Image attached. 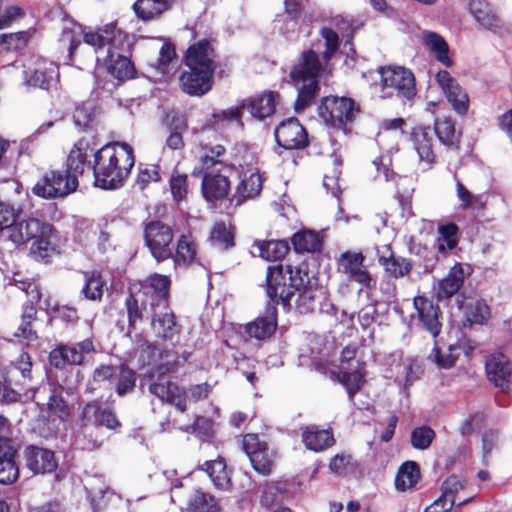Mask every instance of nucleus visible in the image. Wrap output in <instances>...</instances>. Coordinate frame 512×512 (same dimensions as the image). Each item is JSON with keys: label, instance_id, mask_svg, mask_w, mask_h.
I'll return each instance as SVG.
<instances>
[{"label": "nucleus", "instance_id": "nucleus-1", "mask_svg": "<svg viewBox=\"0 0 512 512\" xmlns=\"http://www.w3.org/2000/svg\"><path fill=\"white\" fill-rule=\"evenodd\" d=\"M299 271L291 266H270L267 271V294L270 299L279 298L288 302L297 294L296 306L301 313L314 312L326 297V290L315 283L303 284Z\"/></svg>", "mask_w": 512, "mask_h": 512}, {"label": "nucleus", "instance_id": "nucleus-2", "mask_svg": "<svg viewBox=\"0 0 512 512\" xmlns=\"http://www.w3.org/2000/svg\"><path fill=\"white\" fill-rule=\"evenodd\" d=\"M93 157L94 184L106 190L122 187L135 164L133 147L126 142L106 144Z\"/></svg>", "mask_w": 512, "mask_h": 512}, {"label": "nucleus", "instance_id": "nucleus-3", "mask_svg": "<svg viewBox=\"0 0 512 512\" xmlns=\"http://www.w3.org/2000/svg\"><path fill=\"white\" fill-rule=\"evenodd\" d=\"M0 238L15 245L31 242L30 254L37 261L47 262L60 251V238L54 226H0Z\"/></svg>", "mask_w": 512, "mask_h": 512}, {"label": "nucleus", "instance_id": "nucleus-4", "mask_svg": "<svg viewBox=\"0 0 512 512\" xmlns=\"http://www.w3.org/2000/svg\"><path fill=\"white\" fill-rule=\"evenodd\" d=\"M235 153L231 156L230 163H226L229 168V176L226 177V195L230 185V180L238 182L236 187L235 205H240L247 199L257 197L263 186V178L257 168L252 163V155L244 145L235 147Z\"/></svg>", "mask_w": 512, "mask_h": 512}, {"label": "nucleus", "instance_id": "nucleus-5", "mask_svg": "<svg viewBox=\"0 0 512 512\" xmlns=\"http://www.w3.org/2000/svg\"><path fill=\"white\" fill-rule=\"evenodd\" d=\"M378 173H381L387 183L394 188V198L398 207L393 213H386L383 224H403L416 222L417 217L413 211L412 200L415 192V179L410 175H399L393 169L381 164V159L374 160Z\"/></svg>", "mask_w": 512, "mask_h": 512}, {"label": "nucleus", "instance_id": "nucleus-6", "mask_svg": "<svg viewBox=\"0 0 512 512\" xmlns=\"http://www.w3.org/2000/svg\"><path fill=\"white\" fill-rule=\"evenodd\" d=\"M223 154V146L211 147L209 153L201 156L199 168H194L192 171V176H202L201 190L203 197L213 205L224 199Z\"/></svg>", "mask_w": 512, "mask_h": 512}, {"label": "nucleus", "instance_id": "nucleus-7", "mask_svg": "<svg viewBox=\"0 0 512 512\" xmlns=\"http://www.w3.org/2000/svg\"><path fill=\"white\" fill-rule=\"evenodd\" d=\"M279 97L277 91L264 90L257 95L243 99L238 105L226 109V130L235 133L243 132L244 122L242 117L245 108L254 119L264 121L276 112Z\"/></svg>", "mask_w": 512, "mask_h": 512}, {"label": "nucleus", "instance_id": "nucleus-8", "mask_svg": "<svg viewBox=\"0 0 512 512\" xmlns=\"http://www.w3.org/2000/svg\"><path fill=\"white\" fill-rule=\"evenodd\" d=\"M319 116L327 126L344 130L360 112L359 105L348 97L326 96L318 107Z\"/></svg>", "mask_w": 512, "mask_h": 512}, {"label": "nucleus", "instance_id": "nucleus-9", "mask_svg": "<svg viewBox=\"0 0 512 512\" xmlns=\"http://www.w3.org/2000/svg\"><path fill=\"white\" fill-rule=\"evenodd\" d=\"M31 368V358L26 352L11 362L8 378L4 383L0 381V402L10 404L21 401V391L31 381Z\"/></svg>", "mask_w": 512, "mask_h": 512}, {"label": "nucleus", "instance_id": "nucleus-10", "mask_svg": "<svg viewBox=\"0 0 512 512\" xmlns=\"http://www.w3.org/2000/svg\"><path fill=\"white\" fill-rule=\"evenodd\" d=\"M79 181L68 170L50 169L32 187V193L43 199H54L68 196L75 192Z\"/></svg>", "mask_w": 512, "mask_h": 512}, {"label": "nucleus", "instance_id": "nucleus-11", "mask_svg": "<svg viewBox=\"0 0 512 512\" xmlns=\"http://www.w3.org/2000/svg\"><path fill=\"white\" fill-rule=\"evenodd\" d=\"M15 285L19 290L26 294L29 304L23 307L21 323L14 333V336L22 337L28 341H33L37 338L36 331L33 329V322L36 320L37 316L34 304L38 303L41 299L40 288L36 282L31 280L15 279Z\"/></svg>", "mask_w": 512, "mask_h": 512}, {"label": "nucleus", "instance_id": "nucleus-12", "mask_svg": "<svg viewBox=\"0 0 512 512\" xmlns=\"http://www.w3.org/2000/svg\"><path fill=\"white\" fill-rule=\"evenodd\" d=\"M274 138L285 150H303L310 145L308 131L296 117L282 120L274 130Z\"/></svg>", "mask_w": 512, "mask_h": 512}, {"label": "nucleus", "instance_id": "nucleus-13", "mask_svg": "<svg viewBox=\"0 0 512 512\" xmlns=\"http://www.w3.org/2000/svg\"><path fill=\"white\" fill-rule=\"evenodd\" d=\"M170 279L165 275L154 274L149 276L141 285L137 294L141 298V304L149 305V310H163L169 308Z\"/></svg>", "mask_w": 512, "mask_h": 512}, {"label": "nucleus", "instance_id": "nucleus-14", "mask_svg": "<svg viewBox=\"0 0 512 512\" xmlns=\"http://www.w3.org/2000/svg\"><path fill=\"white\" fill-rule=\"evenodd\" d=\"M365 256L361 252L345 251L336 260L337 272L348 280L371 289L376 281L364 265Z\"/></svg>", "mask_w": 512, "mask_h": 512}, {"label": "nucleus", "instance_id": "nucleus-15", "mask_svg": "<svg viewBox=\"0 0 512 512\" xmlns=\"http://www.w3.org/2000/svg\"><path fill=\"white\" fill-rule=\"evenodd\" d=\"M243 450L249 457L252 467L262 475H269L275 465L277 453L257 434H247L243 438Z\"/></svg>", "mask_w": 512, "mask_h": 512}, {"label": "nucleus", "instance_id": "nucleus-16", "mask_svg": "<svg viewBox=\"0 0 512 512\" xmlns=\"http://www.w3.org/2000/svg\"><path fill=\"white\" fill-rule=\"evenodd\" d=\"M378 72L382 85L396 90L399 97L410 100L416 95L415 77L410 69L390 65L379 67Z\"/></svg>", "mask_w": 512, "mask_h": 512}, {"label": "nucleus", "instance_id": "nucleus-17", "mask_svg": "<svg viewBox=\"0 0 512 512\" xmlns=\"http://www.w3.org/2000/svg\"><path fill=\"white\" fill-rule=\"evenodd\" d=\"M96 352L92 339L88 338L72 345H59L49 354V362L55 368L67 365H82L86 357Z\"/></svg>", "mask_w": 512, "mask_h": 512}, {"label": "nucleus", "instance_id": "nucleus-18", "mask_svg": "<svg viewBox=\"0 0 512 512\" xmlns=\"http://www.w3.org/2000/svg\"><path fill=\"white\" fill-rule=\"evenodd\" d=\"M83 42L94 48L96 52L108 47L111 49L124 50V46H130L129 35L118 29L115 23H108L98 31L85 32Z\"/></svg>", "mask_w": 512, "mask_h": 512}, {"label": "nucleus", "instance_id": "nucleus-19", "mask_svg": "<svg viewBox=\"0 0 512 512\" xmlns=\"http://www.w3.org/2000/svg\"><path fill=\"white\" fill-rule=\"evenodd\" d=\"M214 74L212 70L186 68L178 77L179 87L189 96H203L212 89Z\"/></svg>", "mask_w": 512, "mask_h": 512}, {"label": "nucleus", "instance_id": "nucleus-20", "mask_svg": "<svg viewBox=\"0 0 512 512\" xmlns=\"http://www.w3.org/2000/svg\"><path fill=\"white\" fill-rule=\"evenodd\" d=\"M217 54L210 40L202 38L188 46L182 63L186 68H201L215 71Z\"/></svg>", "mask_w": 512, "mask_h": 512}, {"label": "nucleus", "instance_id": "nucleus-21", "mask_svg": "<svg viewBox=\"0 0 512 512\" xmlns=\"http://www.w3.org/2000/svg\"><path fill=\"white\" fill-rule=\"evenodd\" d=\"M447 101L460 116H465L469 109V96L447 70H440L435 77Z\"/></svg>", "mask_w": 512, "mask_h": 512}, {"label": "nucleus", "instance_id": "nucleus-22", "mask_svg": "<svg viewBox=\"0 0 512 512\" xmlns=\"http://www.w3.org/2000/svg\"><path fill=\"white\" fill-rule=\"evenodd\" d=\"M322 70L319 55L312 49L303 50L295 63L291 66L289 78L292 83L298 84L310 79H318Z\"/></svg>", "mask_w": 512, "mask_h": 512}, {"label": "nucleus", "instance_id": "nucleus-23", "mask_svg": "<svg viewBox=\"0 0 512 512\" xmlns=\"http://www.w3.org/2000/svg\"><path fill=\"white\" fill-rule=\"evenodd\" d=\"M172 240L173 231L170 226H145V242L158 262L171 256Z\"/></svg>", "mask_w": 512, "mask_h": 512}, {"label": "nucleus", "instance_id": "nucleus-24", "mask_svg": "<svg viewBox=\"0 0 512 512\" xmlns=\"http://www.w3.org/2000/svg\"><path fill=\"white\" fill-rule=\"evenodd\" d=\"M130 47L124 46V50L111 49L107 51L106 66L109 74L118 81L125 82L136 78L137 69L129 55Z\"/></svg>", "mask_w": 512, "mask_h": 512}, {"label": "nucleus", "instance_id": "nucleus-25", "mask_svg": "<svg viewBox=\"0 0 512 512\" xmlns=\"http://www.w3.org/2000/svg\"><path fill=\"white\" fill-rule=\"evenodd\" d=\"M471 270L469 265L454 264L448 274L434 286L435 297L439 301L450 299L463 286L464 280L471 274Z\"/></svg>", "mask_w": 512, "mask_h": 512}, {"label": "nucleus", "instance_id": "nucleus-26", "mask_svg": "<svg viewBox=\"0 0 512 512\" xmlns=\"http://www.w3.org/2000/svg\"><path fill=\"white\" fill-rule=\"evenodd\" d=\"M94 149L91 147L88 140L79 139L71 148L66 162L65 168L75 178L82 176L86 170L92 169L90 157L94 154Z\"/></svg>", "mask_w": 512, "mask_h": 512}, {"label": "nucleus", "instance_id": "nucleus-27", "mask_svg": "<svg viewBox=\"0 0 512 512\" xmlns=\"http://www.w3.org/2000/svg\"><path fill=\"white\" fill-rule=\"evenodd\" d=\"M485 370L488 379L502 390H506L510 384L512 368L509 360L502 353L489 355L485 362Z\"/></svg>", "mask_w": 512, "mask_h": 512}, {"label": "nucleus", "instance_id": "nucleus-28", "mask_svg": "<svg viewBox=\"0 0 512 512\" xmlns=\"http://www.w3.org/2000/svg\"><path fill=\"white\" fill-rule=\"evenodd\" d=\"M27 467L34 474L51 473L57 468L54 452L37 446H29L25 449Z\"/></svg>", "mask_w": 512, "mask_h": 512}, {"label": "nucleus", "instance_id": "nucleus-29", "mask_svg": "<svg viewBox=\"0 0 512 512\" xmlns=\"http://www.w3.org/2000/svg\"><path fill=\"white\" fill-rule=\"evenodd\" d=\"M16 449L10 439L0 437V483L11 484L19 476V467L16 463Z\"/></svg>", "mask_w": 512, "mask_h": 512}, {"label": "nucleus", "instance_id": "nucleus-30", "mask_svg": "<svg viewBox=\"0 0 512 512\" xmlns=\"http://www.w3.org/2000/svg\"><path fill=\"white\" fill-rule=\"evenodd\" d=\"M414 307L417 311L419 321L423 327L429 331L433 337L440 333L441 323L439 320V307L434 305L429 299L418 296L414 298Z\"/></svg>", "mask_w": 512, "mask_h": 512}, {"label": "nucleus", "instance_id": "nucleus-31", "mask_svg": "<svg viewBox=\"0 0 512 512\" xmlns=\"http://www.w3.org/2000/svg\"><path fill=\"white\" fill-rule=\"evenodd\" d=\"M168 136L165 141L166 147L170 150H182L185 147L183 133L188 128L185 116L176 112L167 114L163 120Z\"/></svg>", "mask_w": 512, "mask_h": 512}, {"label": "nucleus", "instance_id": "nucleus-32", "mask_svg": "<svg viewBox=\"0 0 512 512\" xmlns=\"http://www.w3.org/2000/svg\"><path fill=\"white\" fill-rule=\"evenodd\" d=\"M434 132L438 140L448 149L460 150L462 132L456 129L455 121L451 117L436 118Z\"/></svg>", "mask_w": 512, "mask_h": 512}, {"label": "nucleus", "instance_id": "nucleus-33", "mask_svg": "<svg viewBox=\"0 0 512 512\" xmlns=\"http://www.w3.org/2000/svg\"><path fill=\"white\" fill-rule=\"evenodd\" d=\"M411 140L421 161L432 164L436 155L433 150V135L429 126H417L412 129Z\"/></svg>", "mask_w": 512, "mask_h": 512}, {"label": "nucleus", "instance_id": "nucleus-34", "mask_svg": "<svg viewBox=\"0 0 512 512\" xmlns=\"http://www.w3.org/2000/svg\"><path fill=\"white\" fill-rule=\"evenodd\" d=\"M149 391L160 400L175 405L181 412L186 411L182 392L165 377H160L156 382L150 384Z\"/></svg>", "mask_w": 512, "mask_h": 512}, {"label": "nucleus", "instance_id": "nucleus-35", "mask_svg": "<svg viewBox=\"0 0 512 512\" xmlns=\"http://www.w3.org/2000/svg\"><path fill=\"white\" fill-rule=\"evenodd\" d=\"M151 312V329L155 336L164 340H172L177 334L174 314L169 308Z\"/></svg>", "mask_w": 512, "mask_h": 512}, {"label": "nucleus", "instance_id": "nucleus-36", "mask_svg": "<svg viewBox=\"0 0 512 512\" xmlns=\"http://www.w3.org/2000/svg\"><path fill=\"white\" fill-rule=\"evenodd\" d=\"M53 73L54 69L52 68V63H48L44 59H39L24 71L25 83L29 86L48 90Z\"/></svg>", "mask_w": 512, "mask_h": 512}, {"label": "nucleus", "instance_id": "nucleus-37", "mask_svg": "<svg viewBox=\"0 0 512 512\" xmlns=\"http://www.w3.org/2000/svg\"><path fill=\"white\" fill-rule=\"evenodd\" d=\"M82 416L86 422L103 425L109 429H115L120 425L114 412L110 409H104L99 401L87 403L83 408Z\"/></svg>", "mask_w": 512, "mask_h": 512}, {"label": "nucleus", "instance_id": "nucleus-38", "mask_svg": "<svg viewBox=\"0 0 512 512\" xmlns=\"http://www.w3.org/2000/svg\"><path fill=\"white\" fill-rule=\"evenodd\" d=\"M468 9L482 27L495 31L501 27V20L486 0H469Z\"/></svg>", "mask_w": 512, "mask_h": 512}, {"label": "nucleus", "instance_id": "nucleus-39", "mask_svg": "<svg viewBox=\"0 0 512 512\" xmlns=\"http://www.w3.org/2000/svg\"><path fill=\"white\" fill-rule=\"evenodd\" d=\"M423 43L434 54L438 62L446 67H451L454 64L449 56V45L439 33L433 31L423 32Z\"/></svg>", "mask_w": 512, "mask_h": 512}, {"label": "nucleus", "instance_id": "nucleus-40", "mask_svg": "<svg viewBox=\"0 0 512 512\" xmlns=\"http://www.w3.org/2000/svg\"><path fill=\"white\" fill-rule=\"evenodd\" d=\"M456 195L461 210L482 213L487 205V198L482 194L472 193L460 180H456Z\"/></svg>", "mask_w": 512, "mask_h": 512}, {"label": "nucleus", "instance_id": "nucleus-41", "mask_svg": "<svg viewBox=\"0 0 512 512\" xmlns=\"http://www.w3.org/2000/svg\"><path fill=\"white\" fill-rule=\"evenodd\" d=\"M363 369V364L356 361L355 369L352 372L342 371L339 373H331L332 379L338 381L346 388L351 400L365 383Z\"/></svg>", "mask_w": 512, "mask_h": 512}, {"label": "nucleus", "instance_id": "nucleus-42", "mask_svg": "<svg viewBox=\"0 0 512 512\" xmlns=\"http://www.w3.org/2000/svg\"><path fill=\"white\" fill-rule=\"evenodd\" d=\"M302 441L308 450L321 452L331 447L335 440L328 430H318L316 427H307L302 432Z\"/></svg>", "mask_w": 512, "mask_h": 512}, {"label": "nucleus", "instance_id": "nucleus-43", "mask_svg": "<svg viewBox=\"0 0 512 512\" xmlns=\"http://www.w3.org/2000/svg\"><path fill=\"white\" fill-rule=\"evenodd\" d=\"M63 389H53L50 393L45 408H41V417L48 413V418L58 419L61 422L66 421L70 416V408L62 396Z\"/></svg>", "mask_w": 512, "mask_h": 512}, {"label": "nucleus", "instance_id": "nucleus-44", "mask_svg": "<svg viewBox=\"0 0 512 512\" xmlns=\"http://www.w3.org/2000/svg\"><path fill=\"white\" fill-rule=\"evenodd\" d=\"M170 7L169 0H137L133 4V10L136 16L149 21L162 15Z\"/></svg>", "mask_w": 512, "mask_h": 512}, {"label": "nucleus", "instance_id": "nucleus-45", "mask_svg": "<svg viewBox=\"0 0 512 512\" xmlns=\"http://www.w3.org/2000/svg\"><path fill=\"white\" fill-rule=\"evenodd\" d=\"M254 247L258 255L267 261H278L289 252L288 242L285 240H259Z\"/></svg>", "mask_w": 512, "mask_h": 512}, {"label": "nucleus", "instance_id": "nucleus-46", "mask_svg": "<svg viewBox=\"0 0 512 512\" xmlns=\"http://www.w3.org/2000/svg\"><path fill=\"white\" fill-rule=\"evenodd\" d=\"M292 243L297 252L314 253L322 248L323 236L314 230H303L294 234Z\"/></svg>", "mask_w": 512, "mask_h": 512}, {"label": "nucleus", "instance_id": "nucleus-47", "mask_svg": "<svg viewBox=\"0 0 512 512\" xmlns=\"http://www.w3.org/2000/svg\"><path fill=\"white\" fill-rule=\"evenodd\" d=\"M276 330V318L269 312L265 316L258 317L245 326V332L253 338L264 340L270 337Z\"/></svg>", "mask_w": 512, "mask_h": 512}, {"label": "nucleus", "instance_id": "nucleus-48", "mask_svg": "<svg viewBox=\"0 0 512 512\" xmlns=\"http://www.w3.org/2000/svg\"><path fill=\"white\" fill-rule=\"evenodd\" d=\"M125 306L128 316V334L130 335L137 330L138 324L143 321L145 315L151 316V312L149 305H146V310H144V305L141 304V298L138 295H129L126 298Z\"/></svg>", "mask_w": 512, "mask_h": 512}, {"label": "nucleus", "instance_id": "nucleus-49", "mask_svg": "<svg viewBox=\"0 0 512 512\" xmlns=\"http://www.w3.org/2000/svg\"><path fill=\"white\" fill-rule=\"evenodd\" d=\"M299 88L293 108L296 113H301L312 105L320 91L319 79H310L302 82Z\"/></svg>", "mask_w": 512, "mask_h": 512}, {"label": "nucleus", "instance_id": "nucleus-50", "mask_svg": "<svg viewBox=\"0 0 512 512\" xmlns=\"http://www.w3.org/2000/svg\"><path fill=\"white\" fill-rule=\"evenodd\" d=\"M379 264L385 272L393 278H401L408 275L412 269V263L403 257H396L393 253L389 256H379Z\"/></svg>", "mask_w": 512, "mask_h": 512}, {"label": "nucleus", "instance_id": "nucleus-51", "mask_svg": "<svg viewBox=\"0 0 512 512\" xmlns=\"http://www.w3.org/2000/svg\"><path fill=\"white\" fill-rule=\"evenodd\" d=\"M420 472L417 464L412 461L405 462L399 469L395 486L399 491H406L412 488L419 480Z\"/></svg>", "mask_w": 512, "mask_h": 512}, {"label": "nucleus", "instance_id": "nucleus-52", "mask_svg": "<svg viewBox=\"0 0 512 512\" xmlns=\"http://www.w3.org/2000/svg\"><path fill=\"white\" fill-rule=\"evenodd\" d=\"M458 350V347L454 345L443 348L435 346L429 354V359L440 369H450L458 359Z\"/></svg>", "mask_w": 512, "mask_h": 512}, {"label": "nucleus", "instance_id": "nucleus-53", "mask_svg": "<svg viewBox=\"0 0 512 512\" xmlns=\"http://www.w3.org/2000/svg\"><path fill=\"white\" fill-rule=\"evenodd\" d=\"M85 284L81 290L84 298L91 301H97L102 298L104 281L97 272H84Z\"/></svg>", "mask_w": 512, "mask_h": 512}, {"label": "nucleus", "instance_id": "nucleus-54", "mask_svg": "<svg viewBox=\"0 0 512 512\" xmlns=\"http://www.w3.org/2000/svg\"><path fill=\"white\" fill-rule=\"evenodd\" d=\"M196 245L190 234L180 236L177 247L175 262L177 264L187 265L196 259Z\"/></svg>", "mask_w": 512, "mask_h": 512}, {"label": "nucleus", "instance_id": "nucleus-55", "mask_svg": "<svg viewBox=\"0 0 512 512\" xmlns=\"http://www.w3.org/2000/svg\"><path fill=\"white\" fill-rule=\"evenodd\" d=\"M29 41V34L26 31L0 34V53L20 51L24 49Z\"/></svg>", "mask_w": 512, "mask_h": 512}, {"label": "nucleus", "instance_id": "nucleus-56", "mask_svg": "<svg viewBox=\"0 0 512 512\" xmlns=\"http://www.w3.org/2000/svg\"><path fill=\"white\" fill-rule=\"evenodd\" d=\"M186 512H218L215 500L213 497L195 491L188 500Z\"/></svg>", "mask_w": 512, "mask_h": 512}, {"label": "nucleus", "instance_id": "nucleus-57", "mask_svg": "<svg viewBox=\"0 0 512 512\" xmlns=\"http://www.w3.org/2000/svg\"><path fill=\"white\" fill-rule=\"evenodd\" d=\"M169 187L173 200L177 203L182 202L188 195V175L180 173L178 170H173L170 179Z\"/></svg>", "mask_w": 512, "mask_h": 512}, {"label": "nucleus", "instance_id": "nucleus-58", "mask_svg": "<svg viewBox=\"0 0 512 512\" xmlns=\"http://www.w3.org/2000/svg\"><path fill=\"white\" fill-rule=\"evenodd\" d=\"M467 322L470 324H484L490 317L489 307L483 300H475L465 310Z\"/></svg>", "mask_w": 512, "mask_h": 512}, {"label": "nucleus", "instance_id": "nucleus-59", "mask_svg": "<svg viewBox=\"0 0 512 512\" xmlns=\"http://www.w3.org/2000/svg\"><path fill=\"white\" fill-rule=\"evenodd\" d=\"M161 180L158 165H143L138 166V175L136 178V185L140 190H144L152 182H159Z\"/></svg>", "mask_w": 512, "mask_h": 512}, {"label": "nucleus", "instance_id": "nucleus-60", "mask_svg": "<svg viewBox=\"0 0 512 512\" xmlns=\"http://www.w3.org/2000/svg\"><path fill=\"white\" fill-rule=\"evenodd\" d=\"M320 35L325 40V50L322 57L325 61H329L338 51L340 47V39L337 32L330 27H322Z\"/></svg>", "mask_w": 512, "mask_h": 512}, {"label": "nucleus", "instance_id": "nucleus-61", "mask_svg": "<svg viewBox=\"0 0 512 512\" xmlns=\"http://www.w3.org/2000/svg\"><path fill=\"white\" fill-rule=\"evenodd\" d=\"M118 382L116 385V392L119 396L125 395L127 392L133 390L136 382V373L125 365L119 368Z\"/></svg>", "mask_w": 512, "mask_h": 512}, {"label": "nucleus", "instance_id": "nucleus-62", "mask_svg": "<svg viewBox=\"0 0 512 512\" xmlns=\"http://www.w3.org/2000/svg\"><path fill=\"white\" fill-rule=\"evenodd\" d=\"M435 437V432L428 426L415 428L411 433V444L414 448L427 449Z\"/></svg>", "mask_w": 512, "mask_h": 512}, {"label": "nucleus", "instance_id": "nucleus-63", "mask_svg": "<svg viewBox=\"0 0 512 512\" xmlns=\"http://www.w3.org/2000/svg\"><path fill=\"white\" fill-rule=\"evenodd\" d=\"M438 232L437 246L439 251L451 250L457 245L458 226H439Z\"/></svg>", "mask_w": 512, "mask_h": 512}, {"label": "nucleus", "instance_id": "nucleus-64", "mask_svg": "<svg viewBox=\"0 0 512 512\" xmlns=\"http://www.w3.org/2000/svg\"><path fill=\"white\" fill-rule=\"evenodd\" d=\"M59 42L67 46L68 55H67V62L71 63L74 60L75 52L78 47L81 46V39L79 35L76 33V31L72 28H65L62 31L61 37L59 39Z\"/></svg>", "mask_w": 512, "mask_h": 512}]
</instances>
